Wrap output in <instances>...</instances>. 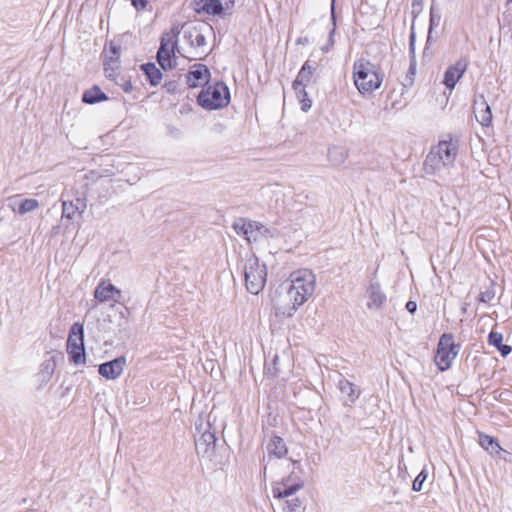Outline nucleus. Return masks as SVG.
<instances>
[{
  "mask_svg": "<svg viewBox=\"0 0 512 512\" xmlns=\"http://www.w3.org/2000/svg\"><path fill=\"white\" fill-rule=\"evenodd\" d=\"M62 218L67 220L74 219L77 215L81 216L86 207V198L79 195L72 196L69 193H62Z\"/></svg>",
  "mask_w": 512,
  "mask_h": 512,
  "instance_id": "13",
  "label": "nucleus"
},
{
  "mask_svg": "<svg viewBox=\"0 0 512 512\" xmlns=\"http://www.w3.org/2000/svg\"><path fill=\"white\" fill-rule=\"evenodd\" d=\"M246 289L254 295L259 294L265 287L267 268L260 263L255 255L247 256L243 265Z\"/></svg>",
  "mask_w": 512,
  "mask_h": 512,
  "instance_id": "7",
  "label": "nucleus"
},
{
  "mask_svg": "<svg viewBox=\"0 0 512 512\" xmlns=\"http://www.w3.org/2000/svg\"><path fill=\"white\" fill-rule=\"evenodd\" d=\"M346 153L340 147H332L328 150V159L333 165H341L346 160Z\"/></svg>",
  "mask_w": 512,
  "mask_h": 512,
  "instance_id": "30",
  "label": "nucleus"
},
{
  "mask_svg": "<svg viewBox=\"0 0 512 512\" xmlns=\"http://www.w3.org/2000/svg\"><path fill=\"white\" fill-rule=\"evenodd\" d=\"M428 477V473L425 471V470H422L418 476L416 477V479L413 481V484H412V489L414 491H421L422 490V486H423V483L425 482V480L427 479Z\"/></svg>",
  "mask_w": 512,
  "mask_h": 512,
  "instance_id": "34",
  "label": "nucleus"
},
{
  "mask_svg": "<svg viewBox=\"0 0 512 512\" xmlns=\"http://www.w3.org/2000/svg\"><path fill=\"white\" fill-rule=\"evenodd\" d=\"M315 71V66L310 63V61H306L302 68L300 69L294 83L293 88L297 95V98H300L302 95L307 96V92L305 87L313 82V75Z\"/></svg>",
  "mask_w": 512,
  "mask_h": 512,
  "instance_id": "15",
  "label": "nucleus"
},
{
  "mask_svg": "<svg viewBox=\"0 0 512 512\" xmlns=\"http://www.w3.org/2000/svg\"><path fill=\"white\" fill-rule=\"evenodd\" d=\"M200 106L208 110H216L227 106L230 102V92L223 82L207 85L198 95Z\"/></svg>",
  "mask_w": 512,
  "mask_h": 512,
  "instance_id": "8",
  "label": "nucleus"
},
{
  "mask_svg": "<svg viewBox=\"0 0 512 512\" xmlns=\"http://www.w3.org/2000/svg\"><path fill=\"white\" fill-rule=\"evenodd\" d=\"M492 298V295L489 292H482L480 294V301L482 302H488Z\"/></svg>",
  "mask_w": 512,
  "mask_h": 512,
  "instance_id": "44",
  "label": "nucleus"
},
{
  "mask_svg": "<svg viewBox=\"0 0 512 512\" xmlns=\"http://www.w3.org/2000/svg\"><path fill=\"white\" fill-rule=\"evenodd\" d=\"M104 60L119 61L120 58V45L111 41L103 50Z\"/></svg>",
  "mask_w": 512,
  "mask_h": 512,
  "instance_id": "29",
  "label": "nucleus"
},
{
  "mask_svg": "<svg viewBox=\"0 0 512 512\" xmlns=\"http://www.w3.org/2000/svg\"><path fill=\"white\" fill-rule=\"evenodd\" d=\"M56 368V356L51 355L47 359H45L40 365V369L36 374L37 382L39 383V387L47 384L55 371Z\"/></svg>",
  "mask_w": 512,
  "mask_h": 512,
  "instance_id": "21",
  "label": "nucleus"
},
{
  "mask_svg": "<svg viewBox=\"0 0 512 512\" xmlns=\"http://www.w3.org/2000/svg\"><path fill=\"white\" fill-rule=\"evenodd\" d=\"M291 285L287 291L288 298L292 307L288 311V316L301 307L315 292L316 276L309 269H300L290 275Z\"/></svg>",
  "mask_w": 512,
  "mask_h": 512,
  "instance_id": "3",
  "label": "nucleus"
},
{
  "mask_svg": "<svg viewBox=\"0 0 512 512\" xmlns=\"http://www.w3.org/2000/svg\"><path fill=\"white\" fill-rule=\"evenodd\" d=\"M476 120L484 127H488L492 122V112L489 104L483 95L478 96L473 104Z\"/></svg>",
  "mask_w": 512,
  "mask_h": 512,
  "instance_id": "19",
  "label": "nucleus"
},
{
  "mask_svg": "<svg viewBox=\"0 0 512 512\" xmlns=\"http://www.w3.org/2000/svg\"><path fill=\"white\" fill-rule=\"evenodd\" d=\"M210 71L204 64H194L186 75V81L189 87L196 88L207 85L210 80Z\"/></svg>",
  "mask_w": 512,
  "mask_h": 512,
  "instance_id": "16",
  "label": "nucleus"
},
{
  "mask_svg": "<svg viewBox=\"0 0 512 512\" xmlns=\"http://www.w3.org/2000/svg\"><path fill=\"white\" fill-rule=\"evenodd\" d=\"M193 8L197 13H206L209 15H219L223 11L220 0H194Z\"/></svg>",
  "mask_w": 512,
  "mask_h": 512,
  "instance_id": "22",
  "label": "nucleus"
},
{
  "mask_svg": "<svg viewBox=\"0 0 512 512\" xmlns=\"http://www.w3.org/2000/svg\"><path fill=\"white\" fill-rule=\"evenodd\" d=\"M60 233H61V226L60 225L53 226L51 231H50L51 237H55V236L59 235Z\"/></svg>",
  "mask_w": 512,
  "mask_h": 512,
  "instance_id": "43",
  "label": "nucleus"
},
{
  "mask_svg": "<svg viewBox=\"0 0 512 512\" xmlns=\"http://www.w3.org/2000/svg\"><path fill=\"white\" fill-rule=\"evenodd\" d=\"M338 388L343 394H346L349 397L351 402H355L359 397V391L356 389L355 385L347 379H340L338 382Z\"/></svg>",
  "mask_w": 512,
  "mask_h": 512,
  "instance_id": "25",
  "label": "nucleus"
},
{
  "mask_svg": "<svg viewBox=\"0 0 512 512\" xmlns=\"http://www.w3.org/2000/svg\"><path fill=\"white\" fill-rule=\"evenodd\" d=\"M409 49L412 55H414V49H415V35L412 32L409 39ZM414 58V56H412ZM410 71L412 74H414L415 71V61L413 60V63L411 64Z\"/></svg>",
  "mask_w": 512,
  "mask_h": 512,
  "instance_id": "36",
  "label": "nucleus"
},
{
  "mask_svg": "<svg viewBox=\"0 0 512 512\" xmlns=\"http://www.w3.org/2000/svg\"><path fill=\"white\" fill-rule=\"evenodd\" d=\"M502 341H503V335L501 333L494 332V331L490 332V334L488 336V342L490 345H493L496 348H498L502 345Z\"/></svg>",
  "mask_w": 512,
  "mask_h": 512,
  "instance_id": "35",
  "label": "nucleus"
},
{
  "mask_svg": "<svg viewBox=\"0 0 512 512\" xmlns=\"http://www.w3.org/2000/svg\"><path fill=\"white\" fill-rule=\"evenodd\" d=\"M131 4L136 8V10H142L146 7L149 0H130Z\"/></svg>",
  "mask_w": 512,
  "mask_h": 512,
  "instance_id": "40",
  "label": "nucleus"
},
{
  "mask_svg": "<svg viewBox=\"0 0 512 512\" xmlns=\"http://www.w3.org/2000/svg\"><path fill=\"white\" fill-rule=\"evenodd\" d=\"M367 295L369 298V302L367 303L369 309H378L386 301V295L382 291L380 284L377 282H372L369 285Z\"/></svg>",
  "mask_w": 512,
  "mask_h": 512,
  "instance_id": "23",
  "label": "nucleus"
},
{
  "mask_svg": "<svg viewBox=\"0 0 512 512\" xmlns=\"http://www.w3.org/2000/svg\"><path fill=\"white\" fill-rule=\"evenodd\" d=\"M502 356H507L511 353L512 348L509 345L502 344L500 347L497 348Z\"/></svg>",
  "mask_w": 512,
  "mask_h": 512,
  "instance_id": "41",
  "label": "nucleus"
},
{
  "mask_svg": "<svg viewBox=\"0 0 512 512\" xmlns=\"http://www.w3.org/2000/svg\"><path fill=\"white\" fill-rule=\"evenodd\" d=\"M120 67V62L119 61H110V60H104V72H105V75L106 77L112 79V80H115L116 81V78H117V71Z\"/></svg>",
  "mask_w": 512,
  "mask_h": 512,
  "instance_id": "31",
  "label": "nucleus"
},
{
  "mask_svg": "<svg viewBox=\"0 0 512 512\" xmlns=\"http://www.w3.org/2000/svg\"><path fill=\"white\" fill-rule=\"evenodd\" d=\"M266 449L268 456L266 463L264 465V474L267 473L268 469H273L277 465L280 466V463H278L277 460H281L282 458H284L288 452L284 440L276 435L271 437V439L267 443Z\"/></svg>",
  "mask_w": 512,
  "mask_h": 512,
  "instance_id": "12",
  "label": "nucleus"
},
{
  "mask_svg": "<svg viewBox=\"0 0 512 512\" xmlns=\"http://www.w3.org/2000/svg\"><path fill=\"white\" fill-rule=\"evenodd\" d=\"M67 342L78 343V345L84 343V327L82 324L76 322L71 326Z\"/></svg>",
  "mask_w": 512,
  "mask_h": 512,
  "instance_id": "28",
  "label": "nucleus"
},
{
  "mask_svg": "<svg viewBox=\"0 0 512 512\" xmlns=\"http://www.w3.org/2000/svg\"><path fill=\"white\" fill-rule=\"evenodd\" d=\"M298 99L301 102L302 111L308 112L310 110V108L312 107V100L310 98H308V95L306 97L302 95Z\"/></svg>",
  "mask_w": 512,
  "mask_h": 512,
  "instance_id": "37",
  "label": "nucleus"
},
{
  "mask_svg": "<svg viewBox=\"0 0 512 512\" xmlns=\"http://www.w3.org/2000/svg\"><path fill=\"white\" fill-rule=\"evenodd\" d=\"M125 365L126 358L124 356H120L111 361L100 364L98 366V374L108 380H115L122 374Z\"/></svg>",
  "mask_w": 512,
  "mask_h": 512,
  "instance_id": "17",
  "label": "nucleus"
},
{
  "mask_svg": "<svg viewBox=\"0 0 512 512\" xmlns=\"http://www.w3.org/2000/svg\"><path fill=\"white\" fill-rule=\"evenodd\" d=\"M142 69L150 82L152 86H157L161 79H162V73L161 71L155 66V64L149 63L142 66Z\"/></svg>",
  "mask_w": 512,
  "mask_h": 512,
  "instance_id": "26",
  "label": "nucleus"
},
{
  "mask_svg": "<svg viewBox=\"0 0 512 512\" xmlns=\"http://www.w3.org/2000/svg\"><path fill=\"white\" fill-rule=\"evenodd\" d=\"M121 290L109 282L98 284V312L101 313L103 326L113 329L122 325L124 314L120 299Z\"/></svg>",
  "mask_w": 512,
  "mask_h": 512,
  "instance_id": "1",
  "label": "nucleus"
},
{
  "mask_svg": "<svg viewBox=\"0 0 512 512\" xmlns=\"http://www.w3.org/2000/svg\"><path fill=\"white\" fill-rule=\"evenodd\" d=\"M479 444L482 448L490 452L491 454H498L501 450L500 445L496 442V440L486 434H479Z\"/></svg>",
  "mask_w": 512,
  "mask_h": 512,
  "instance_id": "27",
  "label": "nucleus"
},
{
  "mask_svg": "<svg viewBox=\"0 0 512 512\" xmlns=\"http://www.w3.org/2000/svg\"><path fill=\"white\" fill-rule=\"evenodd\" d=\"M468 66V62L465 59H459L454 65L448 67L444 74L443 83L445 86L452 90L456 83L463 76Z\"/></svg>",
  "mask_w": 512,
  "mask_h": 512,
  "instance_id": "18",
  "label": "nucleus"
},
{
  "mask_svg": "<svg viewBox=\"0 0 512 512\" xmlns=\"http://www.w3.org/2000/svg\"><path fill=\"white\" fill-rule=\"evenodd\" d=\"M332 22L333 26H335V16H334V6L332 5Z\"/></svg>",
  "mask_w": 512,
  "mask_h": 512,
  "instance_id": "48",
  "label": "nucleus"
},
{
  "mask_svg": "<svg viewBox=\"0 0 512 512\" xmlns=\"http://www.w3.org/2000/svg\"><path fill=\"white\" fill-rule=\"evenodd\" d=\"M66 347L71 362L75 364H81L85 362L84 343H82V345H78V343L67 342Z\"/></svg>",
  "mask_w": 512,
  "mask_h": 512,
  "instance_id": "24",
  "label": "nucleus"
},
{
  "mask_svg": "<svg viewBox=\"0 0 512 512\" xmlns=\"http://www.w3.org/2000/svg\"><path fill=\"white\" fill-rule=\"evenodd\" d=\"M122 86L125 92H130L132 89V85L129 82H125Z\"/></svg>",
  "mask_w": 512,
  "mask_h": 512,
  "instance_id": "46",
  "label": "nucleus"
},
{
  "mask_svg": "<svg viewBox=\"0 0 512 512\" xmlns=\"http://www.w3.org/2000/svg\"><path fill=\"white\" fill-rule=\"evenodd\" d=\"M354 84L362 94H371L380 88L383 75L377 67L366 59H359L353 65Z\"/></svg>",
  "mask_w": 512,
  "mask_h": 512,
  "instance_id": "6",
  "label": "nucleus"
},
{
  "mask_svg": "<svg viewBox=\"0 0 512 512\" xmlns=\"http://www.w3.org/2000/svg\"><path fill=\"white\" fill-rule=\"evenodd\" d=\"M233 228L238 235H243L250 243L274 237V233L270 228L259 222L244 218L235 220Z\"/></svg>",
  "mask_w": 512,
  "mask_h": 512,
  "instance_id": "10",
  "label": "nucleus"
},
{
  "mask_svg": "<svg viewBox=\"0 0 512 512\" xmlns=\"http://www.w3.org/2000/svg\"><path fill=\"white\" fill-rule=\"evenodd\" d=\"M282 502L284 508H286L289 512H301L303 502L298 498H285L284 500H279Z\"/></svg>",
  "mask_w": 512,
  "mask_h": 512,
  "instance_id": "32",
  "label": "nucleus"
},
{
  "mask_svg": "<svg viewBox=\"0 0 512 512\" xmlns=\"http://www.w3.org/2000/svg\"><path fill=\"white\" fill-rule=\"evenodd\" d=\"M510 2H512V0H509Z\"/></svg>",
  "mask_w": 512,
  "mask_h": 512,
  "instance_id": "51",
  "label": "nucleus"
},
{
  "mask_svg": "<svg viewBox=\"0 0 512 512\" xmlns=\"http://www.w3.org/2000/svg\"><path fill=\"white\" fill-rule=\"evenodd\" d=\"M430 24L433 25L434 24V7L432 6L431 7V19H430Z\"/></svg>",
  "mask_w": 512,
  "mask_h": 512,
  "instance_id": "47",
  "label": "nucleus"
},
{
  "mask_svg": "<svg viewBox=\"0 0 512 512\" xmlns=\"http://www.w3.org/2000/svg\"><path fill=\"white\" fill-rule=\"evenodd\" d=\"M164 88L168 93L174 94L178 90V83L176 81L166 82Z\"/></svg>",
  "mask_w": 512,
  "mask_h": 512,
  "instance_id": "39",
  "label": "nucleus"
},
{
  "mask_svg": "<svg viewBox=\"0 0 512 512\" xmlns=\"http://www.w3.org/2000/svg\"><path fill=\"white\" fill-rule=\"evenodd\" d=\"M459 353V346L454 343L452 334H443L437 345L435 363L441 371L449 369Z\"/></svg>",
  "mask_w": 512,
  "mask_h": 512,
  "instance_id": "11",
  "label": "nucleus"
},
{
  "mask_svg": "<svg viewBox=\"0 0 512 512\" xmlns=\"http://www.w3.org/2000/svg\"><path fill=\"white\" fill-rule=\"evenodd\" d=\"M202 426V424L197 426V430L201 434L195 438L196 450L198 454L210 456L213 454L215 449L216 437L215 434L210 431L209 424H206V428L203 429V431Z\"/></svg>",
  "mask_w": 512,
  "mask_h": 512,
  "instance_id": "14",
  "label": "nucleus"
},
{
  "mask_svg": "<svg viewBox=\"0 0 512 512\" xmlns=\"http://www.w3.org/2000/svg\"><path fill=\"white\" fill-rule=\"evenodd\" d=\"M212 30L207 24L185 25L183 27L182 45L177 48L178 53L190 60L201 59L207 55L208 45L206 36Z\"/></svg>",
  "mask_w": 512,
  "mask_h": 512,
  "instance_id": "2",
  "label": "nucleus"
},
{
  "mask_svg": "<svg viewBox=\"0 0 512 512\" xmlns=\"http://www.w3.org/2000/svg\"><path fill=\"white\" fill-rule=\"evenodd\" d=\"M406 309L410 313H414L417 310V303L415 301H408L406 303Z\"/></svg>",
  "mask_w": 512,
  "mask_h": 512,
  "instance_id": "42",
  "label": "nucleus"
},
{
  "mask_svg": "<svg viewBox=\"0 0 512 512\" xmlns=\"http://www.w3.org/2000/svg\"><path fill=\"white\" fill-rule=\"evenodd\" d=\"M277 360H278V356L276 355V356L274 357V362H276Z\"/></svg>",
  "mask_w": 512,
  "mask_h": 512,
  "instance_id": "50",
  "label": "nucleus"
},
{
  "mask_svg": "<svg viewBox=\"0 0 512 512\" xmlns=\"http://www.w3.org/2000/svg\"><path fill=\"white\" fill-rule=\"evenodd\" d=\"M82 101L87 104L96 103V84L83 93Z\"/></svg>",
  "mask_w": 512,
  "mask_h": 512,
  "instance_id": "33",
  "label": "nucleus"
},
{
  "mask_svg": "<svg viewBox=\"0 0 512 512\" xmlns=\"http://www.w3.org/2000/svg\"><path fill=\"white\" fill-rule=\"evenodd\" d=\"M334 33H335V27H333V28H332V30H331V31H330V33H329V39H328V43H327V45H325V46H323V47L321 48V50H322L323 52H328V51H330V49L333 47V45H334V39H333V37H334Z\"/></svg>",
  "mask_w": 512,
  "mask_h": 512,
  "instance_id": "38",
  "label": "nucleus"
},
{
  "mask_svg": "<svg viewBox=\"0 0 512 512\" xmlns=\"http://www.w3.org/2000/svg\"><path fill=\"white\" fill-rule=\"evenodd\" d=\"M104 100H107V96L105 95V93L101 92V91L98 89V102H100V101H104Z\"/></svg>",
  "mask_w": 512,
  "mask_h": 512,
  "instance_id": "45",
  "label": "nucleus"
},
{
  "mask_svg": "<svg viewBox=\"0 0 512 512\" xmlns=\"http://www.w3.org/2000/svg\"><path fill=\"white\" fill-rule=\"evenodd\" d=\"M280 467L287 468L289 474L273 482L272 495L277 500H284L304 487V479L298 461L285 459L280 462Z\"/></svg>",
  "mask_w": 512,
  "mask_h": 512,
  "instance_id": "4",
  "label": "nucleus"
},
{
  "mask_svg": "<svg viewBox=\"0 0 512 512\" xmlns=\"http://www.w3.org/2000/svg\"><path fill=\"white\" fill-rule=\"evenodd\" d=\"M39 205L38 200L33 198L20 199V195H16L8 199V206L20 215L34 211L39 207Z\"/></svg>",
  "mask_w": 512,
  "mask_h": 512,
  "instance_id": "20",
  "label": "nucleus"
},
{
  "mask_svg": "<svg viewBox=\"0 0 512 512\" xmlns=\"http://www.w3.org/2000/svg\"><path fill=\"white\" fill-rule=\"evenodd\" d=\"M94 298H96V289H94V291L92 292Z\"/></svg>",
  "mask_w": 512,
  "mask_h": 512,
  "instance_id": "49",
  "label": "nucleus"
},
{
  "mask_svg": "<svg viewBox=\"0 0 512 512\" xmlns=\"http://www.w3.org/2000/svg\"><path fill=\"white\" fill-rule=\"evenodd\" d=\"M180 31L173 27L169 32L163 33L160 47L157 52V61L164 70H171L176 66L175 50L177 47V37Z\"/></svg>",
  "mask_w": 512,
  "mask_h": 512,
  "instance_id": "9",
  "label": "nucleus"
},
{
  "mask_svg": "<svg viewBox=\"0 0 512 512\" xmlns=\"http://www.w3.org/2000/svg\"><path fill=\"white\" fill-rule=\"evenodd\" d=\"M458 148L452 141H440L426 156L424 168L427 173L437 174L454 165Z\"/></svg>",
  "mask_w": 512,
  "mask_h": 512,
  "instance_id": "5",
  "label": "nucleus"
}]
</instances>
